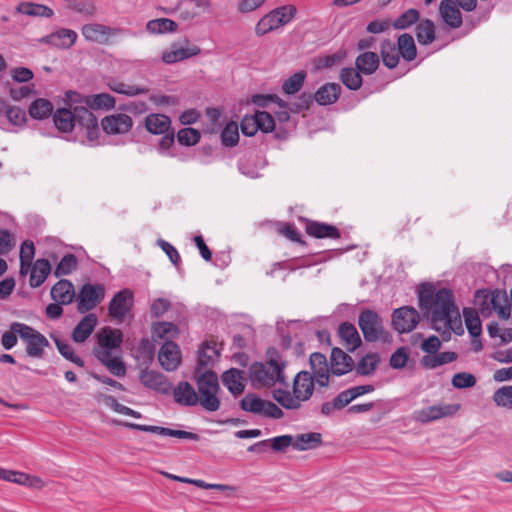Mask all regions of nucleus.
<instances>
[{"label":"nucleus","instance_id":"obj_1","mask_svg":"<svg viewBox=\"0 0 512 512\" xmlns=\"http://www.w3.org/2000/svg\"><path fill=\"white\" fill-rule=\"evenodd\" d=\"M419 307L425 317L430 319L436 330H440L439 323L455 308L452 290L441 288L435 290L431 284H421L418 288Z\"/></svg>","mask_w":512,"mask_h":512},{"label":"nucleus","instance_id":"obj_2","mask_svg":"<svg viewBox=\"0 0 512 512\" xmlns=\"http://www.w3.org/2000/svg\"><path fill=\"white\" fill-rule=\"evenodd\" d=\"M286 360L274 347L266 351V362L253 363L249 368L251 383L256 388H271L276 384L287 386L284 369Z\"/></svg>","mask_w":512,"mask_h":512},{"label":"nucleus","instance_id":"obj_3","mask_svg":"<svg viewBox=\"0 0 512 512\" xmlns=\"http://www.w3.org/2000/svg\"><path fill=\"white\" fill-rule=\"evenodd\" d=\"M315 382L311 373L300 371L294 378L292 393L288 390L277 389L274 391V399L285 409H299L302 402L311 398Z\"/></svg>","mask_w":512,"mask_h":512},{"label":"nucleus","instance_id":"obj_4","mask_svg":"<svg viewBox=\"0 0 512 512\" xmlns=\"http://www.w3.org/2000/svg\"><path fill=\"white\" fill-rule=\"evenodd\" d=\"M297 9L294 5H283L264 15L255 26V33L264 36L288 23L295 17Z\"/></svg>","mask_w":512,"mask_h":512},{"label":"nucleus","instance_id":"obj_5","mask_svg":"<svg viewBox=\"0 0 512 512\" xmlns=\"http://www.w3.org/2000/svg\"><path fill=\"white\" fill-rule=\"evenodd\" d=\"M358 325L367 342L386 340L387 333L384 329L380 315L371 309H364L358 317Z\"/></svg>","mask_w":512,"mask_h":512},{"label":"nucleus","instance_id":"obj_6","mask_svg":"<svg viewBox=\"0 0 512 512\" xmlns=\"http://www.w3.org/2000/svg\"><path fill=\"white\" fill-rule=\"evenodd\" d=\"M19 337L25 343V353L33 359H42L45 349L49 347L48 339L33 327L25 324L19 329Z\"/></svg>","mask_w":512,"mask_h":512},{"label":"nucleus","instance_id":"obj_7","mask_svg":"<svg viewBox=\"0 0 512 512\" xmlns=\"http://www.w3.org/2000/svg\"><path fill=\"white\" fill-rule=\"evenodd\" d=\"M242 410L258 415H262L272 419H281L284 412L275 403L269 400H264L256 394L248 393L240 401Z\"/></svg>","mask_w":512,"mask_h":512},{"label":"nucleus","instance_id":"obj_8","mask_svg":"<svg viewBox=\"0 0 512 512\" xmlns=\"http://www.w3.org/2000/svg\"><path fill=\"white\" fill-rule=\"evenodd\" d=\"M112 423L115 425L123 426L125 428L143 431V432H149L158 434L161 436H169V437H175L179 439H187V440H193L197 441L199 439L198 434L183 430H175L171 428L166 427H160V426H154V425H144V424H137L132 422H126V421H120V420H112Z\"/></svg>","mask_w":512,"mask_h":512},{"label":"nucleus","instance_id":"obj_9","mask_svg":"<svg viewBox=\"0 0 512 512\" xmlns=\"http://www.w3.org/2000/svg\"><path fill=\"white\" fill-rule=\"evenodd\" d=\"M97 346L94 348L93 353L96 358L101 357L102 352L113 355V351L119 349L123 342V334L119 329L111 327H104L96 335Z\"/></svg>","mask_w":512,"mask_h":512},{"label":"nucleus","instance_id":"obj_10","mask_svg":"<svg viewBox=\"0 0 512 512\" xmlns=\"http://www.w3.org/2000/svg\"><path fill=\"white\" fill-rule=\"evenodd\" d=\"M105 290L100 284H84L77 296V310L86 313L94 309L104 298Z\"/></svg>","mask_w":512,"mask_h":512},{"label":"nucleus","instance_id":"obj_11","mask_svg":"<svg viewBox=\"0 0 512 512\" xmlns=\"http://www.w3.org/2000/svg\"><path fill=\"white\" fill-rule=\"evenodd\" d=\"M82 35L87 41L98 44H108L111 37H115L126 32L120 27H110L99 23H89L83 25Z\"/></svg>","mask_w":512,"mask_h":512},{"label":"nucleus","instance_id":"obj_12","mask_svg":"<svg viewBox=\"0 0 512 512\" xmlns=\"http://www.w3.org/2000/svg\"><path fill=\"white\" fill-rule=\"evenodd\" d=\"M420 315L418 311L409 306L395 309L392 314L393 328L399 333L411 332L418 324Z\"/></svg>","mask_w":512,"mask_h":512},{"label":"nucleus","instance_id":"obj_13","mask_svg":"<svg viewBox=\"0 0 512 512\" xmlns=\"http://www.w3.org/2000/svg\"><path fill=\"white\" fill-rule=\"evenodd\" d=\"M101 127L108 135L126 134L133 127L132 118L124 113H114L101 120Z\"/></svg>","mask_w":512,"mask_h":512},{"label":"nucleus","instance_id":"obj_14","mask_svg":"<svg viewBox=\"0 0 512 512\" xmlns=\"http://www.w3.org/2000/svg\"><path fill=\"white\" fill-rule=\"evenodd\" d=\"M458 404L434 405L415 412V419L419 422L435 421L443 417L452 416L459 410Z\"/></svg>","mask_w":512,"mask_h":512},{"label":"nucleus","instance_id":"obj_15","mask_svg":"<svg viewBox=\"0 0 512 512\" xmlns=\"http://www.w3.org/2000/svg\"><path fill=\"white\" fill-rule=\"evenodd\" d=\"M133 301V293L129 289L117 292L109 304V314L122 321L129 312Z\"/></svg>","mask_w":512,"mask_h":512},{"label":"nucleus","instance_id":"obj_16","mask_svg":"<svg viewBox=\"0 0 512 512\" xmlns=\"http://www.w3.org/2000/svg\"><path fill=\"white\" fill-rule=\"evenodd\" d=\"M158 360L166 371H174L181 362V351L173 341H165L158 353Z\"/></svg>","mask_w":512,"mask_h":512},{"label":"nucleus","instance_id":"obj_17","mask_svg":"<svg viewBox=\"0 0 512 512\" xmlns=\"http://www.w3.org/2000/svg\"><path fill=\"white\" fill-rule=\"evenodd\" d=\"M454 0H442L439 4V15L450 29H458L463 24L461 11Z\"/></svg>","mask_w":512,"mask_h":512},{"label":"nucleus","instance_id":"obj_18","mask_svg":"<svg viewBox=\"0 0 512 512\" xmlns=\"http://www.w3.org/2000/svg\"><path fill=\"white\" fill-rule=\"evenodd\" d=\"M355 363L351 356L340 348H333L330 356V371L335 376H342L354 369Z\"/></svg>","mask_w":512,"mask_h":512},{"label":"nucleus","instance_id":"obj_19","mask_svg":"<svg viewBox=\"0 0 512 512\" xmlns=\"http://www.w3.org/2000/svg\"><path fill=\"white\" fill-rule=\"evenodd\" d=\"M77 40V33L74 30L61 28L40 39L41 43L52 45L60 49L72 47Z\"/></svg>","mask_w":512,"mask_h":512},{"label":"nucleus","instance_id":"obj_20","mask_svg":"<svg viewBox=\"0 0 512 512\" xmlns=\"http://www.w3.org/2000/svg\"><path fill=\"white\" fill-rule=\"evenodd\" d=\"M310 365L316 383L321 387H327L329 385L330 368L326 356L319 352L312 353L310 355Z\"/></svg>","mask_w":512,"mask_h":512},{"label":"nucleus","instance_id":"obj_21","mask_svg":"<svg viewBox=\"0 0 512 512\" xmlns=\"http://www.w3.org/2000/svg\"><path fill=\"white\" fill-rule=\"evenodd\" d=\"M78 116V126L84 131L89 142H95L100 136L98 120L88 108H81Z\"/></svg>","mask_w":512,"mask_h":512},{"label":"nucleus","instance_id":"obj_22","mask_svg":"<svg viewBox=\"0 0 512 512\" xmlns=\"http://www.w3.org/2000/svg\"><path fill=\"white\" fill-rule=\"evenodd\" d=\"M82 107H75L73 111L62 108L53 114L56 128L64 133L71 132L75 125H78V114Z\"/></svg>","mask_w":512,"mask_h":512},{"label":"nucleus","instance_id":"obj_23","mask_svg":"<svg viewBox=\"0 0 512 512\" xmlns=\"http://www.w3.org/2000/svg\"><path fill=\"white\" fill-rule=\"evenodd\" d=\"M174 401L182 406L192 407L198 404L199 398L194 387L187 381L179 382L173 389Z\"/></svg>","mask_w":512,"mask_h":512},{"label":"nucleus","instance_id":"obj_24","mask_svg":"<svg viewBox=\"0 0 512 512\" xmlns=\"http://www.w3.org/2000/svg\"><path fill=\"white\" fill-rule=\"evenodd\" d=\"M50 294L55 302L68 305L75 298V288L71 281L61 279L52 287Z\"/></svg>","mask_w":512,"mask_h":512},{"label":"nucleus","instance_id":"obj_25","mask_svg":"<svg viewBox=\"0 0 512 512\" xmlns=\"http://www.w3.org/2000/svg\"><path fill=\"white\" fill-rule=\"evenodd\" d=\"M242 370L231 368L222 374V383L229 392L237 396L241 394L245 389V378Z\"/></svg>","mask_w":512,"mask_h":512},{"label":"nucleus","instance_id":"obj_26","mask_svg":"<svg viewBox=\"0 0 512 512\" xmlns=\"http://www.w3.org/2000/svg\"><path fill=\"white\" fill-rule=\"evenodd\" d=\"M200 51L201 49L196 45H192L186 48L173 45L170 50L164 51L162 53L161 58L164 63L173 64L196 56L200 53Z\"/></svg>","mask_w":512,"mask_h":512},{"label":"nucleus","instance_id":"obj_27","mask_svg":"<svg viewBox=\"0 0 512 512\" xmlns=\"http://www.w3.org/2000/svg\"><path fill=\"white\" fill-rule=\"evenodd\" d=\"M341 94V86L338 83H325L314 94L315 101L321 105H331L335 103Z\"/></svg>","mask_w":512,"mask_h":512},{"label":"nucleus","instance_id":"obj_28","mask_svg":"<svg viewBox=\"0 0 512 512\" xmlns=\"http://www.w3.org/2000/svg\"><path fill=\"white\" fill-rule=\"evenodd\" d=\"M338 334L342 340L343 345L349 351L356 350L362 343L360 335L354 324L344 322L339 325Z\"/></svg>","mask_w":512,"mask_h":512},{"label":"nucleus","instance_id":"obj_29","mask_svg":"<svg viewBox=\"0 0 512 512\" xmlns=\"http://www.w3.org/2000/svg\"><path fill=\"white\" fill-rule=\"evenodd\" d=\"M97 317L89 313L83 317L73 330L72 338L77 343H83L93 332L97 325Z\"/></svg>","mask_w":512,"mask_h":512},{"label":"nucleus","instance_id":"obj_30","mask_svg":"<svg viewBox=\"0 0 512 512\" xmlns=\"http://www.w3.org/2000/svg\"><path fill=\"white\" fill-rule=\"evenodd\" d=\"M107 86L111 91L128 97L146 95L149 92V89L145 86L125 83L118 79H109Z\"/></svg>","mask_w":512,"mask_h":512},{"label":"nucleus","instance_id":"obj_31","mask_svg":"<svg viewBox=\"0 0 512 512\" xmlns=\"http://www.w3.org/2000/svg\"><path fill=\"white\" fill-rule=\"evenodd\" d=\"M51 272V264L47 259H37L31 266L29 283L33 288L41 286Z\"/></svg>","mask_w":512,"mask_h":512},{"label":"nucleus","instance_id":"obj_32","mask_svg":"<svg viewBox=\"0 0 512 512\" xmlns=\"http://www.w3.org/2000/svg\"><path fill=\"white\" fill-rule=\"evenodd\" d=\"M306 232L308 235L320 239H338L340 237V232L336 226L316 221L307 224Z\"/></svg>","mask_w":512,"mask_h":512},{"label":"nucleus","instance_id":"obj_33","mask_svg":"<svg viewBox=\"0 0 512 512\" xmlns=\"http://www.w3.org/2000/svg\"><path fill=\"white\" fill-rule=\"evenodd\" d=\"M140 381L141 383L150 389H154L156 391L165 393L167 392L166 387V378L165 376L154 370H143L140 373Z\"/></svg>","mask_w":512,"mask_h":512},{"label":"nucleus","instance_id":"obj_34","mask_svg":"<svg viewBox=\"0 0 512 512\" xmlns=\"http://www.w3.org/2000/svg\"><path fill=\"white\" fill-rule=\"evenodd\" d=\"M494 311L497 312L501 319L507 320L510 317V305L505 292L495 290L490 295L486 296Z\"/></svg>","mask_w":512,"mask_h":512},{"label":"nucleus","instance_id":"obj_35","mask_svg":"<svg viewBox=\"0 0 512 512\" xmlns=\"http://www.w3.org/2000/svg\"><path fill=\"white\" fill-rule=\"evenodd\" d=\"M171 120L164 114H150L145 118L146 129L155 135L165 134L170 130Z\"/></svg>","mask_w":512,"mask_h":512},{"label":"nucleus","instance_id":"obj_36","mask_svg":"<svg viewBox=\"0 0 512 512\" xmlns=\"http://www.w3.org/2000/svg\"><path fill=\"white\" fill-rule=\"evenodd\" d=\"M321 444L322 435L318 432H309L294 436V449L298 451L315 449Z\"/></svg>","mask_w":512,"mask_h":512},{"label":"nucleus","instance_id":"obj_37","mask_svg":"<svg viewBox=\"0 0 512 512\" xmlns=\"http://www.w3.org/2000/svg\"><path fill=\"white\" fill-rule=\"evenodd\" d=\"M457 359V354L453 351H445L426 355L422 358L421 363L425 368L435 369L439 366L451 363Z\"/></svg>","mask_w":512,"mask_h":512},{"label":"nucleus","instance_id":"obj_38","mask_svg":"<svg viewBox=\"0 0 512 512\" xmlns=\"http://www.w3.org/2000/svg\"><path fill=\"white\" fill-rule=\"evenodd\" d=\"M416 38L419 44L429 45L431 44L436 36V27L433 21L429 19L421 20L416 26Z\"/></svg>","mask_w":512,"mask_h":512},{"label":"nucleus","instance_id":"obj_39","mask_svg":"<svg viewBox=\"0 0 512 512\" xmlns=\"http://www.w3.org/2000/svg\"><path fill=\"white\" fill-rule=\"evenodd\" d=\"M356 68L366 75L374 73L379 66L378 55L374 52H364L355 61Z\"/></svg>","mask_w":512,"mask_h":512},{"label":"nucleus","instance_id":"obj_40","mask_svg":"<svg viewBox=\"0 0 512 512\" xmlns=\"http://www.w3.org/2000/svg\"><path fill=\"white\" fill-rule=\"evenodd\" d=\"M397 50L400 53V55L403 57V59L406 61L410 62L416 58V55H417L416 45H415L413 37L408 33L401 34L398 37Z\"/></svg>","mask_w":512,"mask_h":512},{"label":"nucleus","instance_id":"obj_41","mask_svg":"<svg viewBox=\"0 0 512 512\" xmlns=\"http://www.w3.org/2000/svg\"><path fill=\"white\" fill-rule=\"evenodd\" d=\"M28 112L33 119L43 120L52 114L53 105L48 99L38 98L30 104Z\"/></svg>","mask_w":512,"mask_h":512},{"label":"nucleus","instance_id":"obj_42","mask_svg":"<svg viewBox=\"0 0 512 512\" xmlns=\"http://www.w3.org/2000/svg\"><path fill=\"white\" fill-rule=\"evenodd\" d=\"M86 105L91 109H113L116 105L115 98L108 93L93 94L86 97Z\"/></svg>","mask_w":512,"mask_h":512},{"label":"nucleus","instance_id":"obj_43","mask_svg":"<svg viewBox=\"0 0 512 512\" xmlns=\"http://www.w3.org/2000/svg\"><path fill=\"white\" fill-rule=\"evenodd\" d=\"M399 55L395 44L391 40H384L381 43V56L386 67L392 69L399 63Z\"/></svg>","mask_w":512,"mask_h":512},{"label":"nucleus","instance_id":"obj_44","mask_svg":"<svg viewBox=\"0 0 512 512\" xmlns=\"http://www.w3.org/2000/svg\"><path fill=\"white\" fill-rule=\"evenodd\" d=\"M146 29L151 34H163L177 31L178 24L168 18H158L148 21Z\"/></svg>","mask_w":512,"mask_h":512},{"label":"nucleus","instance_id":"obj_45","mask_svg":"<svg viewBox=\"0 0 512 512\" xmlns=\"http://www.w3.org/2000/svg\"><path fill=\"white\" fill-rule=\"evenodd\" d=\"M104 366L108 368L111 374L117 377H123L126 374V368L123 361L118 356L102 352L101 357L97 358Z\"/></svg>","mask_w":512,"mask_h":512},{"label":"nucleus","instance_id":"obj_46","mask_svg":"<svg viewBox=\"0 0 512 512\" xmlns=\"http://www.w3.org/2000/svg\"><path fill=\"white\" fill-rule=\"evenodd\" d=\"M17 10L22 14L35 17L50 18L54 15L53 10L43 4L23 2L18 5Z\"/></svg>","mask_w":512,"mask_h":512},{"label":"nucleus","instance_id":"obj_47","mask_svg":"<svg viewBox=\"0 0 512 512\" xmlns=\"http://www.w3.org/2000/svg\"><path fill=\"white\" fill-rule=\"evenodd\" d=\"M380 357L377 353H370L363 356L354 366L357 374L361 376L371 375L377 368Z\"/></svg>","mask_w":512,"mask_h":512},{"label":"nucleus","instance_id":"obj_48","mask_svg":"<svg viewBox=\"0 0 512 512\" xmlns=\"http://www.w3.org/2000/svg\"><path fill=\"white\" fill-rule=\"evenodd\" d=\"M361 72L356 68H343L340 72V80L349 89L356 91L362 86Z\"/></svg>","mask_w":512,"mask_h":512},{"label":"nucleus","instance_id":"obj_49","mask_svg":"<svg viewBox=\"0 0 512 512\" xmlns=\"http://www.w3.org/2000/svg\"><path fill=\"white\" fill-rule=\"evenodd\" d=\"M306 72L300 70L289 78H287L282 84V90L287 95H294L301 90L306 79Z\"/></svg>","mask_w":512,"mask_h":512},{"label":"nucleus","instance_id":"obj_50","mask_svg":"<svg viewBox=\"0 0 512 512\" xmlns=\"http://www.w3.org/2000/svg\"><path fill=\"white\" fill-rule=\"evenodd\" d=\"M179 335V328L171 322H159L153 326V336L156 338L172 341Z\"/></svg>","mask_w":512,"mask_h":512},{"label":"nucleus","instance_id":"obj_51","mask_svg":"<svg viewBox=\"0 0 512 512\" xmlns=\"http://www.w3.org/2000/svg\"><path fill=\"white\" fill-rule=\"evenodd\" d=\"M199 404L208 412H215L220 407L218 391L198 390Z\"/></svg>","mask_w":512,"mask_h":512},{"label":"nucleus","instance_id":"obj_52","mask_svg":"<svg viewBox=\"0 0 512 512\" xmlns=\"http://www.w3.org/2000/svg\"><path fill=\"white\" fill-rule=\"evenodd\" d=\"M440 324L443 325L445 330H451L456 335H462L464 333L459 309L456 306L449 311L448 317L442 319L439 325Z\"/></svg>","mask_w":512,"mask_h":512},{"label":"nucleus","instance_id":"obj_53","mask_svg":"<svg viewBox=\"0 0 512 512\" xmlns=\"http://www.w3.org/2000/svg\"><path fill=\"white\" fill-rule=\"evenodd\" d=\"M218 356L219 351L216 349L215 344L203 343L198 350V364L200 366L211 365Z\"/></svg>","mask_w":512,"mask_h":512},{"label":"nucleus","instance_id":"obj_54","mask_svg":"<svg viewBox=\"0 0 512 512\" xmlns=\"http://www.w3.org/2000/svg\"><path fill=\"white\" fill-rule=\"evenodd\" d=\"M465 324L471 336L477 337L481 334V321L478 313L471 308H464L463 310Z\"/></svg>","mask_w":512,"mask_h":512},{"label":"nucleus","instance_id":"obj_55","mask_svg":"<svg viewBox=\"0 0 512 512\" xmlns=\"http://www.w3.org/2000/svg\"><path fill=\"white\" fill-rule=\"evenodd\" d=\"M21 326H25V323L12 322L9 326V330L5 331L1 336V345L6 350H11L17 344V336H19V329Z\"/></svg>","mask_w":512,"mask_h":512},{"label":"nucleus","instance_id":"obj_56","mask_svg":"<svg viewBox=\"0 0 512 512\" xmlns=\"http://www.w3.org/2000/svg\"><path fill=\"white\" fill-rule=\"evenodd\" d=\"M493 401L498 407L512 409V385L502 386L493 394Z\"/></svg>","mask_w":512,"mask_h":512},{"label":"nucleus","instance_id":"obj_57","mask_svg":"<svg viewBox=\"0 0 512 512\" xmlns=\"http://www.w3.org/2000/svg\"><path fill=\"white\" fill-rule=\"evenodd\" d=\"M56 347L59 351V353L68 361L74 363L75 365L79 367H84V361L75 354L73 347L58 338L54 339Z\"/></svg>","mask_w":512,"mask_h":512},{"label":"nucleus","instance_id":"obj_58","mask_svg":"<svg viewBox=\"0 0 512 512\" xmlns=\"http://www.w3.org/2000/svg\"><path fill=\"white\" fill-rule=\"evenodd\" d=\"M66 7L84 16H92L95 13L92 0H66Z\"/></svg>","mask_w":512,"mask_h":512},{"label":"nucleus","instance_id":"obj_59","mask_svg":"<svg viewBox=\"0 0 512 512\" xmlns=\"http://www.w3.org/2000/svg\"><path fill=\"white\" fill-rule=\"evenodd\" d=\"M420 18V13L417 9L410 8L402 13L393 23L395 29H407L415 24Z\"/></svg>","mask_w":512,"mask_h":512},{"label":"nucleus","instance_id":"obj_60","mask_svg":"<svg viewBox=\"0 0 512 512\" xmlns=\"http://www.w3.org/2000/svg\"><path fill=\"white\" fill-rule=\"evenodd\" d=\"M198 390L219 391L218 376L213 371H206L197 378Z\"/></svg>","mask_w":512,"mask_h":512},{"label":"nucleus","instance_id":"obj_61","mask_svg":"<svg viewBox=\"0 0 512 512\" xmlns=\"http://www.w3.org/2000/svg\"><path fill=\"white\" fill-rule=\"evenodd\" d=\"M78 261L74 254H66L56 266L54 275L56 277L69 275L73 270L77 268Z\"/></svg>","mask_w":512,"mask_h":512},{"label":"nucleus","instance_id":"obj_62","mask_svg":"<svg viewBox=\"0 0 512 512\" xmlns=\"http://www.w3.org/2000/svg\"><path fill=\"white\" fill-rule=\"evenodd\" d=\"M239 140L238 126L235 122L228 123L221 132V141L224 146L232 147Z\"/></svg>","mask_w":512,"mask_h":512},{"label":"nucleus","instance_id":"obj_63","mask_svg":"<svg viewBox=\"0 0 512 512\" xmlns=\"http://www.w3.org/2000/svg\"><path fill=\"white\" fill-rule=\"evenodd\" d=\"M177 140L181 145L193 146L200 140V132L194 128H182L177 133Z\"/></svg>","mask_w":512,"mask_h":512},{"label":"nucleus","instance_id":"obj_64","mask_svg":"<svg viewBox=\"0 0 512 512\" xmlns=\"http://www.w3.org/2000/svg\"><path fill=\"white\" fill-rule=\"evenodd\" d=\"M476 377L468 372H459L452 377V385L457 389L471 388L476 385Z\"/></svg>","mask_w":512,"mask_h":512}]
</instances>
